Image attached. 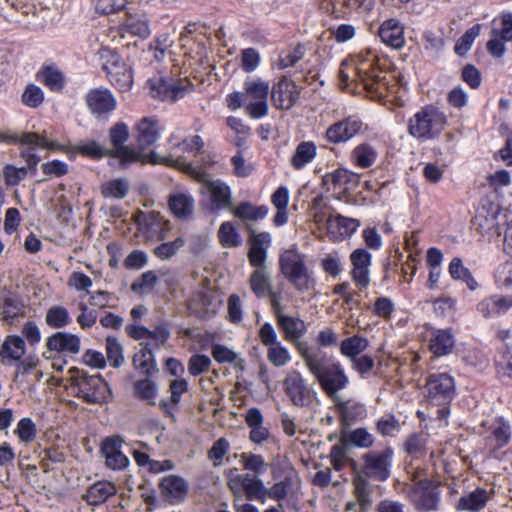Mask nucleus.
<instances>
[{
    "instance_id": "1",
    "label": "nucleus",
    "mask_w": 512,
    "mask_h": 512,
    "mask_svg": "<svg viewBox=\"0 0 512 512\" xmlns=\"http://www.w3.org/2000/svg\"><path fill=\"white\" fill-rule=\"evenodd\" d=\"M387 73L378 66V57L371 52L360 53L341 63L339 79L344 89L357 91L360 86L367 96L382 100L388 90Z\"/></svg>"
},
{
    "instance_id": "2",
    "label": "nucleus",
    "mask_w": 512,
    "mask_h": 512,
    "mask_svg": "<svg viewBox=\"0 0 512 512\" xmlns=\"http://www.w3.org/2000/svg\"><path fill=\"white\" fill-rule=\"evenodd\" d=\"M299 355L329 399L338 398L339 392L349 386V377L340 362L326 359L318 349L304 345L299 347Z\"/></svg>"
},
{
    "instance_id": "3",
    "label": "nucleus",
    "mask_w": 512,
    "mask_h": 512,
    "mask_svg": "<svg viewBox=\"0 0 512 512\" xmlns=\"http://www.w3.org/2000/svg\"><path fill=\"white\" fill-rule=\"evenodd\" d=\"M392 458L393 449L385 447L382 450H370L364 453L361 456L360 470H357L356 463L353 462L354 494L363 508L371 504L368 479L379 482L386 481L391 474Z\"/></svg>"
},
{
    "instance_id": "4",
    "label": "nucleus",
    "mask_w": 512,
    "mask_h": 512,
    "mask_svg": "<svg viewBox=\"0 0 512 512\" xmlns=\"http://www.w3.org/2000/svg\"><path fill=\"white\" fill-rule=\"evenodd\" d=\"M129 139L128 126L123 122L116 123L109 130V141L112 149H109L110 155L119 160L124 167L135 163H151L163 164L166 166H174L178 164V160L171 156H161L156 152L143 153L136 149L133 145H127Z\"/></svg>"
},
{
    "instance_id": "5",
    "label": "nucleus",
    "mask_w": 512,
    "mask_h": 512,
    "mask_svg": "<svg viewBox=\"0 0 512 512\" xmlns=\"http://www.w3.org/2000/svg\"><path fill=\"white\" fill-rule=\"evenodd\" d=\"M447 123V116L440 108L426 105L408 120L407 131L411 137L424 142L438 138Z\"/></svg>"
},
{
    "instance_id": "6",
    "label": "nucleus",
    "mask_w": 512,
    "mask_h": 512,
    "mask_svg": "<svg viewBox=\"0 0 512 512\" xmlns=\"http://www.w3.org/2000/svg\"><path fill=\"white\" fill-rule=\"evenodd\" d=\"M279 267L283 276L300 293L314 289L316 281L305 263V256L296 250L284 251L279 258Z\"/></svg>"
},
{
    "instance_id": "7",
    "label": "nucleus",
    "mask_w": 512,
    "mask_h": 512,
    "mask_svg": "<svg viewBox=\"0 0 512 512\" xmlns=\"http://www.w3.org/2000/svg\"><path fill=\"white\" fill-rule=\"evenodd\" d=\"M71 387L76 397L87 404H104L112 399V391L108 383L99 375H88L77 370L71 377Z\"/></svg>"
},
{
    "instance_id": "8",
    "label": "nucleus",
    "mask_w": 512,
    "mask_h": 512,
    "mask_svg": "<svg viewBox=\"0 0 512 512\" xmlns=\"http://www.w3.org/2000/svg\"><path fill=\"white\" fill-rule=\"evenodd\" d=\"M176 160L179 162L173 167L184 170L204 184V187L210 195V200L214 209H232L233 203L231 189L225 182L220 179L211 180L205 172L197 170L191 164H186L179 158Z\"/></svg>"
},
{
    "instance_id": "9",
    "label": "nucleus",
    "mask_w": 512,
    "mask_h": 512,
    "mask_svg": "<svg viewBox=\"0 0 512 512\" xmlns=\"http://www.w3.org/2000/svg\"><path fill=\"white\" fill-rule=\"evenodd\" d=\"M98 54L110 83L119 91H128L133 84V78L126 63L108 47H102Z\"/></svg>"
},
{
    "instance_id": "10",
    "label": "nucleus",
    "mask_w": 512,
    "mask_h": 512,
    "mask_svg": "<svg viewBox=\"0 0 512 512\" xmlns=\"http://www.w3.org/2000/svg\"><path fill=\"white\" fill-rule=\"evenodd\" d=\"M244 101L247 102L246 112L254 118L260 119L268 113L269 83L262 79H252L245 82Z\"/></svg>"
},
{
    "instance_id": "11",
    "label": "nucleus",
    "mask_w": 512,
    "mask_h": 512,
    "mask_svg": "<svg viewBox=\"0 0 512 512\" xmlns=\"http://www.w3.org/2000/svg\"><path fill=\"white\" fill-rule=\"evenodd\" d=\"M425 389L430 404H448L455 393L454 379L447 373L431 374L427 378Z\"/></svg>"
},
{
    "instance_id": "12",
    "label": "nucleus",
    "mask_w": 512,
    "mask_h": 512,
    "mask_svg": "<svg viewBox=\"0 0 512 512\" xmlns=\"http://www.w3.org/2000/svg\"><path fill=\"white\" fill-rule=\"evenodd\" d=\"M236 472V468L231 469L227 481V486L233 494V498H243L245 495L248 500L256 499L264 488L263 482L256 475L238 474Z\"/></svg>"
},
{
    "instance_id": "13",
    "label": "nucleus",
    "mask_w": 512,
    "mask_h": 512,
    "mask_svg": "<svg viewBox=\"0 0 512 512\" xmlns=\"http://www.w3.org/2000/svg\"><path fill=\"white\" fill-rule=\"evenodd\" d=\"M133 217L140 229L150 238L162 240L167 237L170 230V222L165 220L159 212L138 210Z\"/></svg>"
},
{
    "instance_id": "14",
    "label": "nucleus",
    "mask_w": 512,
    "mask_h": 512,
    "mask_svg": "<svg viewBox=\"0 0 512 512\" xmlns=\"http://www.w3.org/2000/svg\"><path fill=\"white\" fill-rule=\"evenodd\" d=\"M283 385L285 394L293 405L304 407L312 402L313 392L298 371L290 372L285 377Z\"/></svg>"
},
{
    "instance_id": "15",
    "label": "nucleus",
    "mask_w": 512,
    "mask_h": 512,
    "mask_svg": "<svg viewBox=\"0 0 512 512\" xmlns=\"http://www.w3.org/2000/svg\"><path fill=\"white\" fill-rule=\"evenodd\" d=\"M123 443L124 440L120 436L107 437L103 440L100 452L107 468L120 471L129 466L130 460L122 451Z\"/></svg>"
},
{
    "instance_id": "16",
    "label": "nucleus",
    "mask_w": 512,
    "mask_h": 512,
    "mask_svg": "<svg viewBox=\"0 0 512 512\" xmlns=\"http://www.w3.org/2000/svg\"><path fill=\"white\" fill-rule=\"evenodd\" d=\"M352 269L350 276L355 286L363 291L370 284L371 254L365 249H356L350 255Z\"/></svg>"
},
{
    "instance_id": "17",
    "label": "nucleus",
    "mask_w": 512,
    "mask_h": 512,
    "mask_svg": "<svg viewBox=\"0 0 512 512\" xmlns=\"http://www.w3.org/2000/svg\"><path fill=\"white\" fill-rule=\"evenodd\" d=\"M249 230V251L248 260L252 267L267 268L265 262L267 258V250L271 244V236L267 232L256 233L250 227Z\"/></svg>"
},
{
    "instance_id": "18",
    "label": "nucleus",
    "mask_w": 512,
    "mask_h": 512,
    "mask_svg": "<svg viewBox=\"0 0 512 512\" xmlns=\"http://www.w3.org/2000/svg\"><path fill=\"white\" fill-rule=\"evenodd\" d=\"M362 130L363 122L355 116H349L332 124L326 131V138L334 144L343 143L361 133Z\"/></svg>"
},
{
    "instance_id": "19",
    "label": "nucleus",
    "mask_w": 512,
    "mask_h": 512,
    "mask_svg": "<svg viewBox=\"0 0 512 512\" xmlns=\"http://www.w3.org/2000/svg\"><path fill=\"white\" fill-rule=\"evenodd\" d=\"M300 91L290 79L281 78L271 90L273 105L280 110H289L298 100Z\"/></svg>"
},
{
    "instance_id": "20",
    "label": "nucleus",
    "mask_w": 512,
    "mask_h": 512,
    "mask_svg": "<svg viewBox=\"0 0 512 512\" xmlns=\"http://www.w3.org/2000/svg\"><path fill=\"white\" fill-rule=\"evenodd\" d=\"M408 497L419 510L431 511L437 508L438 493L428 480H421L415 483L410 488Z\"/></svg>"
},
{
    "instance_id": "21",
    "label": "nucleus",
    "mask_w": 512,
    "mask_h": 512,
    "mask_svg": "<svg viewBox=\"0 0 512 512\" xmlns=\"http://www.w3.org/2000/svg\"><path fill=\"white\" fill-rule=\"evenodd\" d=\"M136 133V149L146 153L145 150L152 146L159 138L161 127L159 121L153 117H143L134 126Z\"/></svg>"
},
{
    "instance_id": "22",
    "label": "nucleus",
    "mask_w": 512,
    "mask_h": 512,
    "mask_svg": "<svg viewBox=\"0 0 512 512\" xmlns=\"http://www.w3.org/2000/svg\"><path fill=\"white\" fill-rule=\"evenodd\" d=\"M276 321L279 329L283 333L284 339L292 343L298 353L299 347L301 345L310 347L306 342L300 341L307 330L306 325L302 319L283 314L280 315Z\"/></svg>"
},
{
    "instance_id": "23",
    "label": "nucleus",
    "mask_w": 512,
    "mask_h": 512,
    "mask_svg": "<svg viewBox=\"0 0 512 512\" xmlns=\"http://www.w3.org/2000/svg\"><path fill=\"white\" fill-rule=\"evenodd\" d=\"M192 85L187 80L166 81L160 79L158 82L151 84L153 97H159L164 101L175 102L184 97L191 89Z\"/></svg>"
},
{
    "instance_id": "24",
    "label": "nucleus",
    "mask_w": 512,
    "mask_h": 512,
    "mask_svg": "<svg viewBox=\"0 0 512 512\" xmlns=\"http://www.w3.org/2000/svg\"><path fill=\"white\" fill-rule=\"evenodd\" d=\"M344 427L350 426L366 416L365 405L355 399H343L341 396L331 400Z\"/></svg>"
},
{
    "instance_id": "25",
    "label": "nucleus",
    "mask_w": 512,
    "mask_h": 512,
    "mask_svg": "<svg viewBox=\"0 0 512 512\" xmlns=\"http://www.w3.org/2000/svg\"><path fill=\"white\" fill-rule=\"evenodd\" d=\"M360 226V221L355 218L344 217L340 214L328 215L327 234L332 241L343 240L351 236Z\"/></svg>"
},
{
    "instance_id": "26",
    "label": "nucleus",
    "mask_w": 512,
    "mask_h": 512,
    "mask_svg": "<svg viewBox=\"0 0 512 512\" xmlns=\"http://www.w3.org/2000/svg\"><path fill=\"white\" fill-rule=\"evenodd\" d=\"M86 105L94 115H103L116 108V99L108 89H92L85 97Z\"/></svg>"
},
{
    "instance_id": "27",
    "label": "nucleus",
    "mask_w": 512,
    "mask_h": 512,
    "mask_svg": "<svg viewBox=\"0 0 512 512\" xmlns=\"http://www.w3.org/2000/svg\"><path fill=\"white\" fill-rule=\"evenodd\" d=\"M159 488L161 495L170 503L182 501L188 492L186 481L177 475H168L162 478Z\"/></svg>"
},
{
    "instance_id": "28",
    "label": "nucleus",
    "mask_w": 512,
    "mask_h": 512,
    "mask_svg": "<svg viewBox=\"0 0 512 512\" xmlns=\"http://www.w3.org/2000/svg\"><path fill=\"white\" fill-rule=\"evenodd\" d=\"M46 347L57 353L77 354L80 351V338L68 332H56L47 338Z\"/></svg>"
},
{
    "instance_id": "29",
    "label": "nucleus",
    "mask_w": 512,
    "mask_h": 512,
    "mask_svg": "<svg viewBox=\"0 0 512 512\" xmlns=\"http://www.w3.org/2000/svg\"><path fill=\"white\" fill-rule=\"evenodd\" d=\"M188 390L189 383L186 379L178 378L169 382L170 400H161L159 402V407L165 416L174 419V407L180 403L182 395L188 392Z\"/></svg>"
},
{
    "instance_id": "30",
    "label": "nucleus",
    "mask_w": 512,
    "mask_h": 512,
    "mask_svg": "<svg viewBox=\"0 0 512 512\" xmlns=\"http://www.w3.org/2000/svg\"><path fill=\"white\" fill-rule=\"evenodd\" d=\"M379 36L385 44L395 49H400L404 46V27L396 19L384 21L379 28Z\"/></svg>"
},
{
    "instance_id": "31",
    "label": "nucleus",
    "mask_w": 512,
    "mask_h": 512,
    "mask_svg": "<svg viewBox=\"0 0 512 512\" xmlns=\"http://www.w3.org/2000/svg\"><path fill=\"white\" fill-rule=\"evenodd\" d=\"M512 307V295H493L483 299L477 306L483 317H493L506 313Z\"/></svg>"
},
{
    "instance_id": "32",
    "label": "nucleus",
    "mask_w": 512,
    "mask_h": 512,
    "mask_svg": "<svg viewBox=\"0 0 512 512\" xmlns=\"http://www.w3.org/2000/svg\"><path fill=\"white\" fill-rule=\"evenodd\" d=\"M489 432L487 443L493 449H501L506 446L512 435L510 424L503 418L495 419L489 426Z\"/></svg>"
},
{
    "instance_id": "33",
    "label": "nucleus",
    "mask_w": 512,
    "mask_h": 512,
    "mask_svg": "<svg viewBox=\"0 0 512 512\" xmlns=\"http://www.w3.org/2000/svg\"><path fill=\"white\" fill-rule=\"evenodd\" d=\"M490 500V494L486 489L477 488L467 495H463L457 505V511L479 512Z\"/></svg>"
},
{
    "instance_id": "34",
    "label": "nucleus",
    "mask_w": 512,
    "mask_h": 512,
    "mask_svg": "<svg viewBox=\"0 0 512 512\" xmlns=\"http://www.w3.org/2000/svg\"><path fill=\"white\" fill-rule=\"evenodd\" d=\"M117 493V488L110 481H98L86 491L84 498L89 505H100Z\"/></svg>"
},
{
    "instance_id": "35",
    "label": "nucleus",
    "mask_w": 512,
    "mask_h": 512,
    "mask_svg": "<svg viewBox=\"0 0 512 512\" xmlns=\"http://www.w3.org/2000/svg\"><path fill=\"white\" fill-rule=\"evenodd\" d=\"M429 348L436 356H444L452 352L454 348V337L450 330H436L433 332Z\"/></svg>"
},
{
    "instance_id": "36",
    "label": "nucleus",
    "mask_w": 512,
    "mask_h": 512,
    "mask_svg": "<svg viewBox=\"0 0 512 512\" xmlns=\"http://www.w3.org/2000/svg\"><path fill=\"white\" fill-rule=\"evenodd\" d=\"M18 140L21 144L37 146L52 151L67 152L69 150L67 146L60 144L57 141L47 139L45 131L41 134L34 132H25L19 136Z\"/></svg>"
},
{
    "instance_id": "37",
    "label": "nucleus",
    "mask_w": 512,
    "mask_h": 512,
    "mask_svg": "<svg viewBox=\"0 0 512 512\" xmlns=\"http://www.w3.org/2000/svg\"><path fill=\"white\" fill-rule=\"evenodd\" d=\"M249 285L258 298H264L272 289L271 277L267 268L254 269L249 277Z\"/></svg>"
},
{
    "instance_id": "38",
    "label": "nucleus",
    "mask_w": 512,
    "mask_h": 512,
    "mask_svg": "<svg viewBox=\"0 0 512 512\" xmlns=\"http://www.w3.org/2000/svg\"><path fill=\"white\" fill-rule=\"evenodd\" d=\"M141 348L133 356V366L144 375H151L155 370L154 355L148 344L141 343Z\"/></svg>"
},
{
    "instance_id": "39",
    "label": "nucleus",
    "mask_w": 512,
    "mask_h": 512,
    "mask_svg": "<svg viewBox=\"0 0 512 512\" xmlns=\"http://www.w3.org/2000/svg\"><path fill=\"white\" fill-rule=\"evenodd\" d=\"M369 346V340L363 336L353 335L340 343V353L349 360L358 357Z\"/></svg>"
},
{
    "instance_id": "40",
    "label": "nucleus",
    "mask_w": 512,
    "mask_h": 512,
    "mask_svg": "<svg viewBox=\"0 0 512 512\" xmlns=\"http://www.w3.org/2000/svg\"><path fill=\"white\" fill-rule=\"evenodd\" d=\"M358 176L356 174L350 173L349 171L338 168L332 173H327L323 177V184L328 187L330 190L331 187L334 189L343 187L345 189H349L350 183H356Z\"/></svg>"
},
{
    "instance_id": "41",
    "label": "nucleus",
    "mask_w": 512,
    "mask_h": 512,
    "mask_svg": "<svg viewBox=\"0 0 512 512\" xmlns=\"http://www.w3.org/2000/svg\"><path fill=\"white\" fill-rule=\"evenodd\" d=\"M26 352L25 341L16 335L8 336L1 347V356L4 359L18 361Z\"/></svg>"
},
{
    "instance_id": "42",
    "label": "nucleus",
    "mask_w": 512,
    "mask_h": 512,
    "mask_svg": "<svg viewBox=\"0 0 512 512\" xmlns=\"http://www.w3.org/2000/svg\"><path fill=\"white\" fill-rule=\"evenodd\" d=\"M211 353L214 360L220 364L231 363L234 364L236 368L242 371L245 369V360L240 357L239 353L224 345H212Z\"/></svg>"
},
{
    "instance_id": "43",
    "label": "nucleus",
    "mask_w": 512,
    "mask_h": 512,
    "mask_svg": "<svg viewBox=\"0 0 512 512\" xmlns=\"http://www.w3.org/2000/svg\"><path fill=\"white\" fill-rule=\"evenodd\" d=\"M316 153L317 148L313 142H301L291 158V165L297 170L302 169L316 157Z\"/></svg>"
},
{
    "instance_id": "44",
    "label": "nucleus",
    "mask_w": 512,
    "mask_h": 512,
    "mask_svg": "<svg viewBox=\"0 0 512 512\" xmlns=\"http://www.w3.org/2000/svg\"><path fill=\"white\" fill-rule=\"evenodd\" d=\"M169 208L176 217L185 218L192 214L194 200L183 193L173 194L169 197Z\"/></svg>"
},
{
    "instance_id": "45",
    "label": "nucleus",
    "mask_w": 512,
    "mask_h": 512,
    "mask_svg": "<svg viewBox=\"0 0 512 512\" xmlns=\"http://www.w3.org/2000/svg\"><path fill=\"white\" fill-rule=\"evenodd\" d=\"M72 322L69 311L60 305L51 306L45 315V323L54 329H61Z\"/></svg>"
},
{
    "instance_id": "46",
    "label": "nucleus",
    "mask_w": 512,
    "mask_h": 512,
    "mask_svg": "<svg viewBox=\"0 0 512 512\" xmlns=\"http://www.w3.org/2000/svg\"><path fill=\"white\" fill-rule=\"evenodd\" d=\"M230 211L238 218L242 220L257 221L264 218L268 209L265 206L256 207L248 202L240 203L237 207L232 205Z\"/></svg>"
},
{
    "instance_id": "47",
    "label": "nucleus",
    "mask_w": 512,
    "mask_h": 512,
    "mask_svg": "<svg viewBox=\"0 0 512 512\" xmlns=\"http://www.w3.org/2000/svg\"><path fill=\"white\" fill-rule=\"evenodd\" d=\"M449 273L453 279L465 282L470 290L474 291L477 289V281L474 279L471 272L464 267L460 258H453L451 260L449 264Z\"/></svg>"
},
{
    "instance_id": "48",
    "label": "nucleus",
    "mask_w": 512,
    "mask_h": 512,
    "mask_svg": "<svg viewBox=\"0 0 512 512\" xmlns=\"http://www.w3.org/2000/svg\"><path fill=\"white\" fill-rule=\"evenodd\" d=\"M39 80L52 91H60L64 86V77L60 70L47 66L38 73Z\"/></svg>"
},
{
    "instance_id": "49",
    "label": "nucleus",
    "mask_w": 512,
    "mask_h": 512,
    "mask_svg": "<svg viewBox=\"0 0 512 512\" xmlns=\"http://www.w3.org/2000/svg\"><path fill=\"white\" fill-rule=\"evenodd\" d=\"M427 435L423 433L410 435L405 443V450L412 459H420L427 453Z\"/></svg>"
},
{
    "instance_id": "50",
    "label": "nucleus",
    "mask_w": 512,
    "mask_h": 512,
    "mask_svg": "<svg viewBox=\"0 0 512 512\" xmlns=\"http://www.w3.org/2000/svg\"><path fill=\"white\" fill-rule=\"evenodd\" d=\"M342 440L359 448H369L374 444L375 438L367 429L357 428L343 434Z\"/></svg>"
},
{
    "instance_id": "51",
    "label": "nucleus",
    "mask_w": 512,
    "mask_h": 512,
    "mask_svg": "<svg viewBox=\"0 0 512 512\" xmlns=\"http://www.w3.org/2000/svg\"><path fill=\"white\" fill-rule=\"evenodd\" d=\"M128 192L129 185L124 179H115L101 186V194L104 198L122 199Z\"/></svg>"
},
{
    "instance_id": "52",
    "label": "nucleus",
    "mask_w": 512,
    "mask_h": 512,
    "mask_svg": "<svg viewBox=\"0 0 512 512\" xmlns=\"http://www.w3.org/2000/svg\"><path fill=\"white\" fill-rule=\"evenodd\" d=\"M105 350L107 359L113 367L119 368L125 364L123 347L115 337L106 338Z\"/></svg>"
},
{
    "instance_id": "53",
    "label": "nucleus",
    "mask_w": 512,
    "mask_h": 512,
    "mask_svg": "<svg viewBox=\"0 0 512 512\" xmlns=\"http://www.w3.org/2000/svg\"><path fill=\"white\" fill-rule=\"evenodd\" d=\"M354 162L361 168H368L376 160V151L368 144H360L352 152Z\"/></svg>"
},
{
    "instance_id": "54",
    "label": "nucleus",
    "mask_w": 512,
    "mask_h": 512,
    "mask_svg": "<svg viewBox=\"0 0 512 512\" xmlns=\"http://www.w3.org/2000/svg\"><path fill=\"white\" fill-rule=\"evenodd\" d=\"M157 385L150 379L138 380L134 383L135 396L147 401L151 405H155L157 395Z\"/></svg>"
},
{
    "instance_id": "55",
    "label": "nucleus",
    "mask_w": 512,
    "mask_h": 512,
    "mask_svg": "<svg viewBox=\"0 0 512 512\" xmlns=\"http://www.w3.org/2000/svg\"><path fill=\"white\" fill-rule=\"evenodd\" d=\"M218 237L220 243L225 248L238 247L241 244L240 236L231 222L221 224Z\"/></svg>"
},
{
    "instance_id": "56",
    "label": "nucleus",
    "mask_w": 512,
    "mask_h": 512,
    "mask_svg": "<svg viewBox=\"0 0 512 512\" xmlns=\"http://www.w3.org/2000/svg\"><path fill=\"white\" fill-rule=\"evenodd\" d=\"M267 359L275 367H283L291 361L289 350L281 342L267 348Z\"/></svg>"
},
{
    "instance_id": "57",
    "label": "nucleus",
    "mask_w": 512,
    "mask_h": 512,
    "mask_svg": "<svg viewBox=\"0 0 512 512\" xmlns=\"http://www.w3.org/2000/svg\"><path fill=\"white\" fill-rule=\"evenodd\" d=\"M401 429V424L393 414H385L376 423V431L381 436L394 437Z\"/></svg>"
},
{
    "instance_id": "58",
    "label": "nucleus",
    "mask_w": 512,
    "mask_h": 512,
    "mask_svg": "<svg viewBox=\"0 0 512 512\" xmlns=\"http://www.w3.org/2000/svg\"><path fill=\"white\" fill-rule=\"evenodd\" d=\"M481 30V25L476 24L469 28L458 40V42L455 45V52L459 56L465 55L470 49L471 46L476 39V37L479 35Z\"/></svg>"
},
{
    "instance_id": "59",
    "label": "nucleus",
    "mask_w": 512,
    "mask_h": 512,
    "mask_svg": "<svg viewBox=\"0 0 512 512\" xmlns=\"http://www.w3.org/2000/svg\"><path fill=\"white\" fill-rule=\"evenodd\" d=\"M1 309L2 319L11 322L15 317L22 314L23 305L16 297L8 296L3 299Z\"/></svg>"
},
{
    "instance_id": "60",
    "label": "nucleus",
    "mask_w": 512,
    "mask_h": 512,
    "mask_svg": "<svg viewBox=\"0 0 512 512\" xmlns=\"http://www.w3.org/2000/svg\"><path fill=\"white\" fill-rule=\"evenodd\" d=\"M22 103L30 108L39 107L44 101V93L35 84H28L22 94Z\"/></svg>"
},
{
    "instance_id": "61",
    "label": "nucleus",
    "mask_w": 512,
    "mask_h": 512,
    "mask_svg": "<svg viewBox=\"0 0 512 512\" xmlns=\"http://www.w3.org/2000/svg\"><path fill=\"white\" fill-rule=\"evenodd\" d=\"M73 151L92 158L111 156L109 149L103 147L96 141H90L88 143L77 145L73 148Z\"/></svg>"
},
{
    "instance_id": "62",
    "label": "nucleus",
    "mask_w": 512,
    "mask_h": 512,
    "mask_svg": "<svg viewBox=\"0 0 512 512\" xmlns=\"http://www.w3.org/2000/svg\"><path fill=\"white\" fill-rule=\"evenodd\" d=\"M126 26L130 33L142 38H146L150 34L149 25L145 18L128 14Z\"/></svg>"
},
{
    "instance_id": "63",
    "label": "nucleus",
    "mask_w": 512,
    "mask_h": 512,
    "mask_svg": "<svg viewBox=\"0 0 512 512\" xmlns=\"http://www.w3.org/2000/svg\"><path fill=\"white\" fill-rule=\"evenodd\" d=\"M211 359L204 354H194L188 361V372L192 376H198L209 370Z\"/></svg>"
},
{
    "instance_id": "64",
    "label": "nucleus",
    "mask_w": 512,
    "mask_h": 512,
    "mask_svg": "<svg viewBox=\"0 0 512 512\" xmlns=\"http://www.w3.org/2000/svg\"><path fill=\"white\" fill-rule=\"evenodd\" d=\"M67 285L78 292L90 293L92 279L80 271H74L70 274Z\"/></svg>"
}]
</instances>
